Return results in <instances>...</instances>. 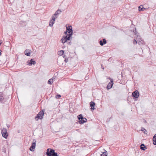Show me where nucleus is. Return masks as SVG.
I'll use <instances>...</instances> for the list:
<instances>
[{"mask_svg": "<svg viewBox=\"0 0 156 156\" xmlns=\"http://www.w3.org/2000/svg\"><path fill=\"white\" fill-rule=\"evenodd\" d=\"M138 44L140 45L141 44H143L144 43V41H143L141 40V39H139L138 41Z\"/></svg>", "mask_w": 156, "mask_h": 156, "instance_id": "21", "label": "nucleus"}, {"mask_svg": "<svg viewBox=\"0 0 156 156\" xmlns=\"http://www.w3.org/2000/svg\"><path fill=\"white\" fill-rule=\"evenodd\" d=\"M132 95L135 98H137L139 96V92L137 90H135L133 92Z\"/></svg>", "mask_w": 156, "mask_h": 156, "instance_id": "8", "label": "nucleus"}, {"mask_svg": "<svg viewBox=\"0 0 156 156\" xmlns=\"http://www.w3.org/2000/svg\"><path fill=\"white\" fill-rule=\"evenodd\" d=\"M137 42L136 40L135 39H134L133 41V44H137Z\"/></svg>", "mask_w": 156, "mask_h": 156, "instance_id": "28", "label": "nucleus"}, {"mask_svg": "<svg viewBox=\"0 0 156 156\" xmlns=\"http://www.w3.org/2000/svg\"><path fill=\"white\" fill-rule=\"evenodd\" d=\"M7 130L5 128H3L2 130L1 133L3 137L6 139L8 136V134L7 132Z\"/></svg>", "mask_w": 156, "mask_h": 156, "instance_id": "5", "label": "nucleus"}, {"mask_svg": "<svg viewBox=\"0 0 156 156\" xmlns=\"http://www.w3.org/2000/svg\"><path fill=\"white\" fill-rule=\"evenodd\" d=\"M25 54L27 56L30 55V50L29 49H26L25 51Z\"/></svg>", "mask_w": 156, "mask_h": 156, "instance_id": "14", "label": "nucleus"}, {"mask_svg": "<svg viewBox=\"0 0 156 156\" xmlns=\"http://www.w3.org/2000/svg\"><path fill=\"white\" fill-rule=\"evenodd\" d=\"M62 12L59 9H58L56 11L55 13L53 14L51 16V19L50 20L49 23V26L51 27L53 26L55 20V19L57 18L58 15L60 14Z\"/></svg>", "mask_w": 156, "mask_h": 156, "instance_id": "1", "label": "nucleus"}, {"mask_svg": "<svg viewBox=\"0 0 156 156\" xmlns=\"http://www.w3.org/2000/svg\"><path fill=\"white\" fill-rule=\"evenodd\" d=\"M141 130L144 133V134H146V132L147 131L146 129L142 127H141Z\"/></svg>", "mask_w": 156, "mask_h": 156, "instance_id": "23", "label": "nucleus"}, {"mask_svg": "<svg viewBox=\"0 0 156 156\" xmlns=\"http://www.w3.org/2000/svg\"><path fill=\"white\" fill-rule=\"evenodd\" d=\"M36 64L35 61L31 59L30 61L29 64L31 65H35Z\"/></svg>", "mask_w": 156, "mask_h": 156, "instance_id": "17", "label": "nucleus"}, {"mask_svg": "<svg viewBox=\"0 0 156 156\" xmlns=\"http://www.w3.org/2000/svg\"><path fill=\"white\" fill-rule=\"evenodd\" d=\"M101 68L104 69V67H102V65H101Z\"/></svg>", "mask_w": 156, "mask_h": 156, "instance_id": "34", "label": "nucleus"}, {"mask_svg": "<svg viewBox=\"0 0 156 156\" xmlns=\"http://www.w3.org/2000/svg\"><path fill=\"white\" fill-rule=\"evenodd\" d=\"M144 122H146V121L145 120V121H144Z\"/></svg>", "mask_w": 156, "mask_h": 156, "instance_id": "39", "label": "nucleus"}, {"mask_svg": "<svg viewBox=\"0 0 156 156\" xmlns=\"http://www.w3.org/2000/svg\"><path fill=\"white\" fill-rule=\"evenodd\" d=\"M71 38V35H69V37H67V36H63L60 40L61 42L64 44L66 42H68L67 41H69ZM70 42H69V43H70Z\"/></svg>", "mask_w": 156, "mask_h": 156, "instance_id": "3", "label": "nucleus"}, {"mask_svg": "<svg viewBox=\"0 0 156 156\" xmlns=\"http://www.w3.org/2000/svg\"><path fill=\"white\" fill-rule=\"evenodd\" d=\"M144 122H146V121L145 120V121H144Z\"/></svg>", "mask_w": 156, "mask_h": 156, "instance_id": "40", "label": "nucleus"}, {"mask_svg": "<svg viewBox=\"0 0 156 156\" xmlns=\"http://www.w3.org/2000/svg\"><path fill=\"white\" fill-rule=\"evenodd\" d=\"M68 33H67V34H65V35H66V36H67V37H69V33L68 34Z\"/></svg>", "mask_w": 156, "mask_h": 156, "instance_id": "32", "label": "nucleus"}, {"mask_svg": "<svg viewBox=\"0 0 156 156\" xmlns=\"http://www.w3.org/2000/svg\"><path fill=\"white\" fill-rule=\"evenodd\" d=\"M4 99L3 93L2 92H0V101L3 100Z\"/></svg>", "mask_w": 156, "mask_h": 156, "instance_id": "18", "label": "nucleus"}, {"mask_svg": "<svg viewBox=\"0 0 156 156\" xmlns=\"http://www.w3.org/2000/svg\"><path fill=\"white\" fill-rule=\"evenodd\" d=\"M8 146V145L7 144H6L4 146L2 149V151L3 152L5 153L6 151V148Z\"/></svg>", "mask_w": 156, "mask_h": 156, "instance_id": "13", "label": "nucleus"}, {"mask_svg": "<svg viewBox=\"0 0 156 156\" xmlns=\"http://www.w3.org/2000/svg\"><path fill=\"white\" fill-rule=\"evenodd\" d=\"M64 53V51L62 50L58 51V54L59 55H62Z\"/></svg>", "mask_w": 156, "mask_h": 156, "instance_id": "19", "label": "nucleus"}, {"mask_svg": "<svg viewBox=\"0 0 156 156\" xmlns=\"http://www.w3.org/2000/svg\"><path fill=\"white\" fill-rule=\"evenodd\" d=\"M113 84V82L111 80L108 84L106 87L107 89L108 90L110 89L112 87Z\"/></svg>", "mask_w": 156, "mask_h": 156, "instance_id": "9", "label": "nucleus"}, {"mask_svg": "<svg viewBox=\"0 0 156 156\" xmlns=\"http://www.w3.org/2000/svg\"><path fill=\"white\" fill-rule=\"evenodd\" d=\"M88 79V78L87 77H86L85 78V79L86 80H87Z\"/></svg>", "mask_w": 156, "mask_h": 156, "instance_id": "35", "label": "nucleus"}, {"mask_svg": "<svg viewBox=\"0 0 156 156\" xmlns=\"http://www.w3.org/2000/svg\"><path fill=\"white\" fill-rule=\"evenodd\" d=\"M109 120H110V119H107V121H109Z\"/></svg>", "mask_w": 156, "mask_h": 156, "instance_id": "37", "label": "nucleus"}, {"mask_svg": "<svg viewBox=\"0 0 156 156\" xmlns=\"http://www.w3.org/2000/svg\"><path fill=\"white\" fill-rule=\"evenodd\" d=\"M99 43L101 45L103 46L107 43V41L104 38L102 40L100 41Z\"/></svg>", "mask_w": 156, "mask_h": 156, "instance_id": "10", "label": "nucleus"}, {"mask_svg": "<svg viewBox=\"0 0 156 156\" xmlns=\"http://www.w3.org/2000/svg\"><path fill=\"white\" fill-rule=\"evenodd\" d=\"M153 144L154 145H156V134L154 136L153 138Z\"/></svg>", "mask_w": 156, "mask_h": 156, "instance_id": "15", "label": "nucleus"}, {"mask_svg": "<svg viewBox=\"0 0 156 156\" xmlns=\"http://www.w3.org/2000/svg\"><path fill=\"white\" fill-rule=\"evenodd\" d=\"M53 79H49L48 81V83L49 84H51L53 82Z\"/></svg>", "mask_w": 156, "mask_h": 156, "instance_id": "22", "label": "nucleus"}, {"mask_svg": "<svg viewBox=\"0 0 156 156\" xmlns=\"http://www.w3.org/2000/svg\"><path fill=\"white\" fill-rule=\"evenodd\" d=\"M36 140L35 139L34 140L33 142L32 143V145L30 148V151H34V149L36 147Z\"/></svg>", "mask_w": 156, "mask_h": 156, "instance_id": "7", "label": "nucleus"}, {"mask_svg": "<svg viewBox=\"0 0 156 156\" xmlns=\"http://www.w3.org/2000/svg\"><path fill=\"white\" fill-rule=\"evenodd\" d=\"M108 79L110 80V81H111V80H112V82H113V79L112 78L109 77L108 78Z\"/></svg>", "mask_w": 156, "mask_h": 156, "instance_id": "31", "label": "nucleus"}, {"mask_svg": "<svg viewBox=\"0 0 156 156\" xmlns=\"http://www.w3.org/2000/svg\"><path fill=\"white\" fill-rule=\"evenodd\" d=\"M46 154L47 156H58L57 153L55 152L54 150L49 148L47 149Z\"/></svg>", "mask_w": 156, "mask_h": 156, "instance_id": "2", "label": "nucleus"}, {"mask_svg": "<svg viewBox=\"0 0 156 156\" xmlns=\"http://www.w3.org/2000/svg\"><path fill=\"white\" fill-rule=\"evenodd\" d=\"M140 147V148L142 150H145L146 149H147L146 147L145 146V145L144 144H141Z\"/></svg>", "mask_w": 156, "mask_h": 156, "instance_id": "16", "label": "nucleus"}, {"mask_svg": "<svg viewBox=\"0 0 156 156\" xmlns=\"http://www.w3.org/2000/svg\"><path fill=\"white\" fill-rule=\"evenodd\" d=\"M44 111L43 110H42L40 111L39 113L35 117V119L37 120L38 119H42L44 116Z\"/></svg>", "mask_w": 156, "mask_h": 156, "instance_id": "4", "label": "nucleus"}, {"mask_svg": "<svg viewBox=\"0 0 156 156\" xmlns=\"http://www.w3.org/2000/svg\"><path fill=\"white\" fill-rule=\"evenodd\" d=\"M68 61V59L67 58H65V59L64 60V61L66 63Z\"/></svg>", "mask_w": 156, "mask_h": 156, "instance_id": "29", "label": "nucleus"}, {"mask_svg": "<svg viewBox=\"0 0 156 156\" xmlns=\"http://www.w3.org/2000/svg\"><path fill=\"white\" fill-rule=\"evenodd\" d=\"M65 56H66V55H64V56H63V57H64V58H65Z\"/></svg>", "mask_w": 156, "mask_h": 156, "instance_id": "38", "label": "nucleus"}, {"mask_svg": "<svg viewBox=\"0 0 156 156\" xmlns=\"http://www.w3.org/2000/svg\"><path fill=\"white\" fill-rule=\"evenodd\" d=\"M7 126L8 127V128H9L10 126V125L9 124H7Z\"/></svg>", "mask_w": 156, "mask_h": 156, "instance_id": "33", "label": "nucleus"}, {"mask_svg": "<svg viewBox=\"0 0 156 156\" xmlns=\"http://www.w3.org/2000/svg\"><path fill=\"white\" fill-rule=\"evenodd\" d=\"M133 32H134V34H135V35H136L137 32V31L136 30V29L135 28V30H134L133 31Z\"/></svg>", "mask_w": 156, "mask_h": 156, "instance_id": "30", "label": "nucleus"}, {"mask_svg": "<svg viewBox=\"0 0 156 156\" xmlns=\"http://www.w3.org/2000/svg\"><path fill=\"white\" fill-rule=\"evenodd\" d=\"M108 154L107 151L105 150V152H104L103 153L101 154V156H107Z\"/></svg>", "mask_w": 156, "mask_h": 156, "instance_id": "20", "label": "nucleus"}, {"mask_svg": "<svg viewBox=\"0 0 156 156\" xmlns=\"http://www.w3.org/2000/svg\"><path fill=\"white\" fill-rule=\"evenodd\" d=\"M146 9H147L144 8L142 5H140L138 7V10L139 11H144Z\"/></svg>", "mask_w": 156, "mask_h": 156, "instance_id": "11", "label": "nucleus"}, {"mask_svg": "<svg viewBox=\"0 0 156 156\" xmlns=\"http://www.w3.org/2000/svg\"><path fill=\"white\" fill-rule=\"evenodd\" d=\"M83 120H84V121L82 122V123H85L86 122H87V119L86 118H84L83 117Z\"/></svg>", "mask_w": 156, "mask_h": 156, "instance_id": "26", "label": "nucleus"}, {"mask_svg": "<svg viewBox=\"0 0 156 156\" xmlns=\"http://www.w3.org/2000/svg\"><path fill=\"white\" fill-rule=\"evenodd\" d=\"M61 97V95L60 94H58L56 96V98H59Z\"/></svg>", "mask_w": 156, "mask_h": 156, "instance_id": "27", "label": "nucleus"}, {"mask_svg": "<svg viewBox=\"0 0 156 156\" xmlns=\"http://www.w3.org/2000/svg\"><path fill=\"white\" fill-rule=\"evenodd\" d=\"M1 51H1V50H0V55H1Z\"/></svg>", "mask_w": 156, "mask_h": 156, "instance_id": "36", "label": "nucleus"}, {"mask_svg": "<svg viewBox=\"0 0 156 156\" xmlns=\"http://www.w3.org/2000/svg\"><path fill=\"white\" fill-rule=\"evenodd\" d=\"M69 27H68L66 26V31L64 33L65 34H67V33H69V35H71V37L73 34V30L72 27L71 26H70Z\"/></svg>", "mask_w": 156, "mask_h": 156, "instance_id": "6", "label": "nucleus"}, {"mask_svg": "<svg viewBox=\"0 0 156 156\" xmlns=\"http://www.w3.org/2000/svg\"><path fill=\"white\" fill-rule=\"evenodd\" d=\"M90 103V106L91 107L90 109L92 110H94L95 109V108H94V107L95 105V104L94 102H93V101H91Z\"/></svg>", "mask_w": 156, "mask_h": 156, "instance_id": "12", "label": "nucleus"}, {"mask_svg": "<svg viewBox=\"0 0 156 156\" xmlns=\"http://www.w3.org/2000/svg\"><path fill=\"white\" fill-rule=\"evenodd\" d=\"M78 119L80 120L81 119H82L83 117L82 114H80L78 115L77 116Z\"/></svg>", "mask_w": 156, "mask_h": 156, "instance_id": "24", "label": "nucleus"}, {"mask_svg": "<svg viewBox=\"0 0 156 156\" xmlns=\"http://www.w3.org/2000/svg\"><path fill=\"white\" fill-rule=\"evenodd\" d=\"M84 121V120L83 119H81L80 120V121H79V123L80 124H83L84 123H82V122H83Z\"/></svg>", "mask_w": 156, "mask_h": 156, "instance_id": "25", "label": "nucleus"}]
</instances>
